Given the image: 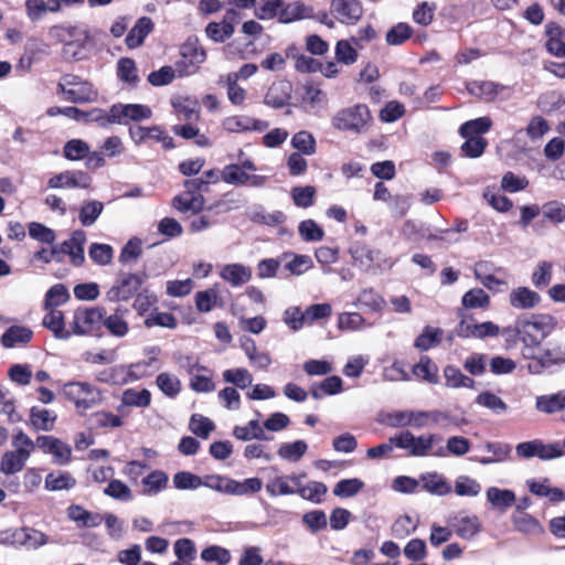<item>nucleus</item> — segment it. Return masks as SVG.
Instances as JSON below:
<instances>
[{
  "label": "nucleus",
  "instance_id": "45",
  "mask_svg": "<svg viewBox=\"0 0 565 565\" xmlns=\"http://www.w3.org/2000/svg\"><path fill=\"white\" fill-rule=\"evenodd\" d=\"M443 330L439 328L425 327L422 333L415 339L414 347L420 351H427L440 344Z\"/></svg>",
  "mask_w": 565,
  "mask_h": 565
},
{
  "label": "nucleus",
  "instance_id": "54",
  "mask_svg": "<svg viewBox=\"0 0 565 565\" xmlns=\"http://www.w3.org/2000/svg\"><path fill=\"white\" fill-rule=\"evenodd\" d=\"M352 43L356 44L358 40L352 38L351 41L340 40L337 42L334 54L339 63L351 65L356 62L359 54Z\"/></svg>",
  "mask_w": 565,
  "mask_h": 565
},
{
  "label": "nucleus",
  "instance_id": "14",
  "mask_svg": "<svg viewBox=\"0 0 565 565\" xmlns=\"http://www.w3.org/2000/svg\"><path fill=\"white\" fill-rule=\"evenodd\" d=\"M222 180L232 185H248L253 188H262L265 185L267 178L264 175L247 173L241 166L227 164L221 172Z\"/></svg>",
  "mask_w": 565,
  "mask_h": 565
},
{
  "label": "nucleus",
  "instance_id": "15",
  "mask_svg": "<svg viewBox=\"0 0 565 565\" xmlns=\"http://www.w3.org/2000/svg\"><path fill=\"white\" fill-rule=\"evenodd\" d=\"M330 12L340 23L352 25L362 18L363 8L359 0H331Z\"/></svg>",
  "mask_w": 565,
  "mask_h": 565
},
{
  "label": "nucleus",
  "instance_id": "11",
  "mask_svg": "<svg viewBox=\"0 0 565 565\" xmlns=\"http://www.w3.org/2000/svg\"><path fill=\"white\" fill-rule=\"evenodd\" d=\"M110 125H127L129 121H141L151 118L152 110L142 104H114L109 108Z\"/></svg>",
  "mask_w": 565,
  "mask_h": 565
},
{
  "label": "nucleus",
  "instance_id": "50",
  "mask_svg": "<svg viewBox=\"0 0 565 565\" xmlns=\"http://www.w3.org/2000/svg\"><path fill=\"white\" fill-rule=\"evenodd\" d=\"M75 121L82 124H90L96 122L98 126L106 128L110 126V115L109 110L106 111L100 108H93L89 111H84L77 108V114L75 115Z\"/></svg>",
  "mask_w": 565,
  "mask_h": 565
},
{
  "label": "nucleus",
  "instance_id": "46",
  "mask_svg": "<svg viewBox=\"0 0 565 565\" xmlns=\"http://www.w3.org/2000/svg\"><path fill=\"white\" fill-rule=\"evenodd\" d=\"M67 515L71 520L82 523L86 527H96L103 522V516L98 513H92L81 505H71L67 509Z\"/></svg>",
  "mask_w": 565,
  "mask_h": 565
},
{
  "label": "nucleus",
  "instance_id": "55",
  "mask_svg": "<svg viewBox=\"0 0 565 565\" xmlns=\"http://www.w3.org/2000/svg\"><path fill=\"white\" fill-rule=\"evenodd\" d=\"M15 540L28 548H38L47 543V536L41 531L24 527L15 533Z\"/></svg>",
  "mask_w": 565,
  "mask_h": 565
},
{
  "label": "nucleus",
  "instance_id": "21",
  "mask_svg": "<svg viewBox=\"0 0 565 565\" xmlns=\"http://www.w3.org/2000/svg\"><path fill=\"white\" fill-rule=\"evenodd\" d=\"M541 300V296L529 287L514 288L509 295L510 306L518 310L534 309Z\"/></svg>",
  "mask_w": 565,
  "mask_h": 565
},
{
  "label": "nucleus",
  "instance_id": "18",
  "mask_svg": "<svg viewBox=\"0 0 565 565\" xmlns=\"http://www.w3.org/2000/svg\"><path fill=\"white\" fill-rule=\"evenodd\" d=\"M291 93L292 84L289 81H276L268 87L264 97V103L275 109L284 108L289 105Z\"/></svg>",
  "mask_w": 565,
  "mask_h": 565
},
{
  "label": "nucleus",
  "instance_id": "8",
  "mask_svg": "<svg viewBox=\"0 0 565 565\" xmlns=\"http://www.w3.org/2000/svg\"><path fill=\"white\" fill-rule=\"evenodd\" d=\"M205 60L206 53L198 43V40H188L181 46V60L175 63L178 76L183 77L194 74Z\"/></svg>",
  "mask_w": 565,
  "mask_h": 565
},
{
  "label": "nucleus",
  "instance_id": "38",
  "mask_svg": "<svg viewBox=\"0 0 565 565\" xmlns=\"http://www.w3.org/2000/svg\"><path fill=\"white\" fill-rule=\"evenodd\" d=\"M56 418V413L50 409L33 406L30 411V423L35 430H52Z\"/></svg>",
  "mask_w": 565,
  "mask_h": 565
},
{
  "label": "nucleus",
  "instance_id": "20",
  "mask_svg": "<svg viewBox=\"0 0 565 565\" xmlns=\"http://www.w3.org/2000/svg\"><path fill=\"white\" fill-rule=\"evenodd\" d=\"M315 10L310 6H306L301 1H295L287 3L284 1L281 6L279 22L284 24L292 23L299 20L313 19Z\"/></svg>",
  "mask_w": 565,
  "mask_h": 565
},
{
  "label": "nucleus",
  "instance_id": "48",
  "mask_svg": "<svg viewBox=\"0 0 565 565\" xmlns=\"http://www.w3.org/2000/svg\"><path fill=\"white\" fill-rule=\"evenodd\" d=\"M117 76L131 87H136L139 82L136 63L130 57H121L117 62Z\"/></svg>",
  "mask_w": 565,
  "mask_h": 565
},
{
  "label": "nucleus",
  "instance_id": "56",
  "mask_svg": "<svg viewBox=\"0 0 565 565\" xmlns=\"http://www.w3.org/2000/svg\"><path fill=\"white\" fill-rule=\"evenodd\" d=\"M483 264H477L475 267L476 278L489 290L493 292H502L508 289V282L494 275L483 273Z\"/></svg>",
  "mask_w": 565,
  "mask_h": 565
},
{
  "label": "nucleus",
  "instance_id": "52",
  "mask_svg": "<svg viewBox=\"0 0 565 565\" xmlns=\"http://www.w3.org/2000/svg\"><path fill=\"white\" fill-rule=\"evenodd\" d=\"M104 211V204L97 200H89L83 203L78 218L83 226H92Z\"/></svg>",
  "mask_w": 565,
  "mask_h": 565
},
{
  "label": "nucleus",
  "instance_id": "29",
  "mask_svg": "<svg viewBox=\"0 0 565 565\" xmlns=\"http://www.w3.org/2000/svg\"><path fill=\"white\" fill-rule=\"evenodd\" d=\"M306 473L280 476L270 479L266 483V491L270 497L290 495L297 493L292 478H305Z\"/></svg>",
  "mask_w": 565,
  "mask_h": 565
},
{
  "label": "nucleus",
  "instance_id": "19",
  "mask_svg": "<svg viewBox=\"0 0 565 565\" xmlns=\"http://www.w3.org/2000/svg\"><path fill=\"white\" fill-rule=\"evenodd\" d=\"M148 353L151 354L148 360L138 361L126 366L128 372L127 379H129V382L151 376L161 367V362L157 358L160 353V349L158 347H152L149 349Z\"/></svg>",
  "mask_w": 565,
  "mask_h": 565
},
{
  "label": "nucleus",
  "instance_id": "42",
  "mask_svg": "<svg viewBox=\"0 0 565 565\" xmlns=\"http://www.w3.org/2000/svg\"><path fill=\"white\" fill-rule=\"evenodd\" d=\"M445 385L450 388H473L475 380L465 375L457 366L447 365L444 369Z\"/></svg>",
  "mask_w": 565,
  "mask_h": 565
},
{
  "label": "nucleus",
  "instance_id": "44",
  "mask_svg": "<svg viewBox=\"0 0 565 565\" xmlns=\"http://www.w3.org/2000/svg\"><path fill=\"white\" fill-rule=\"evenodd\" d=\"M454 532L461 539H472L481 529L478 516H462L451 524Z\"/></svg>",
  "mask_w": 565,
  "mask_h": 565
},
{
  "label": "nucleus",
  "instance_id": "7",
  "mask_svg": "<svg viewBox=\"0 0 565 565\" xmlns=\"http://www.w3.org/2000/svg\"><path fill=\"white\" fill-rule=\"evenodd\" d=\"M105 316L100 307L77 308L71 322L72 334L86 335L99 330Z\"/></svg>",
  "mask_w": 565,
  "mask_h": 565
},
{
  "label": "nucleus",
  "instance_id": "35",
  "mask_svg": "<svg viewBox=\"0 0 565 565\" xmlns=\"http://www.w3.org/2000/svg\"><path fill=\"white\" fill-rule=\"evenodd\" d=\"M33 331L23 326H12L1 335V344L4 348L24 345L32 340Z\"/></svg>",
  "mask_w": 565,
  "mask_h": 565
},
{
  "label": "nucleus",
  "instance_id": "33",
  "mask_svg": "<svg viewBox=\"0 0 565 565\" xmlns=\"http://www.w3.org/2000/svg\"><path fill=\"white\" fill-rule=\"evenodd\" d=\"M343 381L338 375H331L321 382L310 385L309 392L315 399H321L327 395H335L342 391Z\"/></svg>",
  "mask_w": 565,
  "mask_h": 565
},
{
  "label": "nucleus",
  "instance_id": "60",
  "mask_svg": "<svg viewBox=\"0 0 565 565\" xmlns=\"http://www.w3.org/2000/svg\"><path fill=\"white\" fill-rule=\"evenodd\" d=\"M553 277V264L550 262H541L531 275V282L537 289H544L550 285Z\"/></svg>",
  "mask_w": 565,
  "mask_h": 565
},
{
  "label": "nucleus",
  "instance_id": "9",
  "mask_svg": "<svg viewBox=\"0 0 565 565\" xmlns=\"http://www.w3.org/2000/svg\"><path fill=\"white\" fill-rule=\"evenodd\" d=\"M440 439V437L434 434L416 437L408 430L402 431L399 435L392 437V441H394L395 447L407 450L408 455L414 457H424L429 455L434 443Z\"/></svg>",
  "mask_w": 565,
  "mask_h": 565
},
{
  "label": "nucleus",
  "instance_id": "3",
  "mask_svg": "<svg viewBox=\"0 0 565 565\" xmlns=\"http://www.w3.org/2000/svg\"><path fill=\"white\" fill-rule=\"evenodd\" d=\"M57 93L62 94L66 102L73 104L93 103L98 96L90 83L73 74H65L61 77L57 83Z\"/></svg>",
  "mask_w": 565,
  "mask_h": 565
},
{
  "label": "nucleus",
  "instance_id": "64",
  "mask_svg": "<svg viewBox=\"0 0 565 565\" xmlns=\"http://www.w3.org/2000/svg\"><path fill=\"white\" fill-rule=\"evenodd\" d=\"M544 220L553 224L565 222V204L559 201H550L542 205L541 209Z\"/></svg>",
  "mask_w": 565,
  "mask_h": 565
},
{
  "label": "nucleus",
  "instance_id": "62",
  "mask_svg": "<svg viewBox=\"0 0 565 565\" xmlns=\"http://www.w3.org/2000/svg\"><path fill=\"white\" fill-rule=\"evenodd\" d=\"M63 154L67 160L78 161L89 154V146L82 139H71L64 145Z\"/></svg>",
  "mask_w": 565,
  "mask_h": 565
},
{
  "label": "nucleus",
  "instance_id": "26",
  "mask_svg": "<svg viewBox=\"0 0 565 565\" xmlns=\"http://www.w3.org/2000/svg\"><path fill=\"white\" fill-rule=\"evenodd\" d=\"M328 103L327 94L318 86L307 84L302 87L301 105L306 111H318Z\"/></svg>",
  "mask_w": 565,
  "mask_h": 565
},
{
  "label": "nucleus",
  "instance_id": "6",
  "mask_svg": "<svg viewBox=\"0 0 565 565\" xmlns=\"http://www.w3.org/2000/svg\"><path fill=\"white\" fill-rule=\"evenodd\" d=\"M86 242V234L83 230H76L72 233L71 237L60 244H52L54 254V262L62 263L64 256L68 255L71 263L78 267L85 262L84 245Z\"/></svg>",
  "mask_w": 565,
  "mask_h": 565
},
{
  "label": "nucleus",
  "instance_id": "57",
  "mask_svg": "<svg viewBox=\"0 0 565 565\" xmlns=\"http://www.w3.org/2000/svg\"><path fill=\"white\" fill-rule=\"evenodd\" d=\"M470 449V441L461 436L448 438L446 448L440 447L434 455L438 457L446 456V451L454 456L460 457L466 455Z\"/></svg>",
  "mask_w": 565,
  "mask_h": 565
},
{
  "label": "nucleus",
  "instance_id": "36",
  "mask_svg": "<svg viewBox=\"0 0 565 565\" xmlns=\"http://www.w3.org/2000/svg\"><path fill=\"white\" fill-rule=\"evenodd\" d=\"M535 408L537 412L548 415L563 411L565 408V391L537 396Z\"/></svg>",
  "mask_w": 565,
  "mask_h": 565
},
{
  "label": "nucleus",
  "instance_id": "12",
  "mask_svg": "<svg viewBox=\"0 0 565 565\" xmlns=\"http://www.w3.org/2000/svg\"><path fill=\"white\" fill-rule=\"evenodd\" d=\"M466 88L471 96L487 103L504 100L510 95L508 86L492 81H471L467 83Z\"/></svg>",
  "mask_w": 565,
  "mask_h": 565
},
{
  "label": "nucleus",
  "instance_id": "13",
  "mask_svg": "<svg viewBox=\"0 0 565 565\" xmlns=\"http://www.w3.org/2000/svg\"><path fill=\"white\" fill-rule=\"evenodd\" d=\"M36 447L42 450L44 454L52 455L53 462L56 465H67L72 458V448L70 445L65 444L61 439L49 436L41 435L36 437Z\"/></svg>",
  "mask_w": 565,
  "mask_h": 565
},
{
  "label": "nucleus",
  "instance_id": "22",
  "mask_svg": "<svg viewBox=\"0 0 565 565\" xmlns=\"http://www.w3.org/2000/svg\"><path fill=\"white\" fill-rule=\"evenodd\" d=\"M260 416H262L260 413L256 412L255 419L249 420L245 426H235L233 429V436L236 439L244 440V441L252 440V439L266 440V441L273 440V437L268 436L265 433L263 425H260V423H259Z\"/></svg>",
  "mask_w": 565,
  "mask_h": 565
},
{
  "label": "nucleus",
  "instance_id": "27",
  "mask_svg": "<svg viewBox=\"0 0 565 565\" xmlns=\"http://www.w3.org/2000/svg\"><path fill=\"white\" fill-rule=\"evenodd\" d=\"M511 521L514 529L527 536H540L544 533V527L533 515L529 513L513 512Z\"/></svg>",
  "mask_w": 565,
  "mask_h": 565
},
{
  "label": "nucleus",
  "instance_id": "51",
  "mask_svg": "<svg viewBox=\"0 0 565 565\" xmlns=\"http://www.w3.org/2000/svg\"><path fill=\"white\" fill-rule=\"evenodd\" d=\"M127 369L125 365H115L98 372L95 379L100 383L121 385L129 382L127 379Z\"/></svg>",
  "mask_w": 565,
  "mask_h": 565
},
{
  "label": "nucleus",
  "instance_id": "39",
  "mask_svg": "<svg viewBox=\"0 0 565 565\" xmlns=\"http://www.w3.org/2000/svg\"><path fill=\"white\" fill-rule=\"evenodd\" d=\"M168 475L162 470H153L148 476H146L142 480V494L145 495H156L162 490H164L168 486Z\"/></svg>",
  "mask_w": 565,
  "mask_h": 565
},
{
  "label": "nucleus",
  "instance_id": "53",
  "mask_svg": "<svg viewBox=\"0 0 565 565\" xmlns=\"http://www.w3.org/2000/svg\"><path fill=\"white\" fill-rule=\"evenodd\" d=\"M491 126L490 117H479L462 124L459 132L462 137H481L480 135L488 132Z\"/></svg>",
  "mask_w": 565,
  "mask_h": 565
},
{
  "label": "nucleus",
  "instance_id": "4",
  "mask_svg": "<svg viewBox=\"0 0 565 565\" xmlns=\"http://www.w3.org/2000/svg\"><path fill=\"white\" fill-rule=\"evenodd\" d=\"M183 186L184 192L172 200L173 207L181 212L191 211L194 214L204 211L205 200L201 193L206 192L209 189L204 178L199 177L185 180Z\"/></svg>",
  "mask_w": 565,
  "mask_h": 565
},
{
  "label": "nucleus",
  "instance_id": "17",
  "mask_svg": "<svg viewBox=\"0 0 565 565\" xmlns=\"http://www.w3.org/2000/svg\"><path fill=\"white\" fill-rule=\"evenodd\" d=\"M515 451L521 458L527 459L536 456L542 460L558 458V455L561 454L555 446L543 444L540 439L520 443L516 445Z\"/></svg>",
  "mask_w": 565,
  "mask_h": 565
},
{
  "label": "nucleus",
  "instance_id": "34",
  "mask_svg": "<svg viewBox=\"0 0 565 565\" xmlns=\"http://www.w3.org/2000/svg\"><path fill=\"white\" fill-rule=\"evenodd\" d=\"M526 486L531 493L537 497H546L552 502H561L565 500V493L559 488H552L550 480L544 478L542 480L530 479Z\"/></svg>",
  "mask_w": 565,
  "mask_h": 565
},
{
  "label": "nucleus",
  "instance_id": "23",
  "mask_svg": "<svg viewBox=\"0 0 565 565\" xmlns=\"http://www.w3.org/2000/svg\"><path fill=\"white\" fill-rule=\"evenodd\" d=\"M42 324L47 328L56 339L67 340L72 335V329H66L63 311L58 309H46Z\"/></svg>",
  "mask_w": 565,
  "mask_h": 565
},
{
  "label": "nucleus",
  "instance_id": "58",
  "mask_svg": "<svg viewBox=\"0 0 565 565\" xmlns=\"http://www.w3.org/2000/svg\"><path fill=\"white\" fill-rule=\"evenodd\" d=\"M281 6H284V0H259L255 7L254 14L259 20H271L275 18L279 20Z\"/></svg>",
  "mask_w": 565,
  "mask_h": 565
},
{
  "label": "nucleus",
  "instance_id": "30",
  "mask_svg": "<svg viewBox=\"0 0 565 565\" xmlns=\"http://www.w3.org/2000/svg\"><path fill=\"white\" fill-rule=\"evenodd\" d=\"M153 28L154 24L150 18L142 17L138 19L126 36V45L129 49L139 47L145 39L153 31Z\"/></svg>",
  "mask_w": 565,
  "mask_h": 565
},
{
  "label": "nucleus",
  "instance_id": "40",
  "mask_svg": "<svg viewBox=\"0 0 565 565\" xmlns=\"http://www.w3.org/2000/svg\"><path fill=\"white\" fill-rule=\"evenodd\" d=\"M75 486L76 479L68 471H53L45 477L44 488L47 491L71 490Z\"/></svg>",
  "mask_w": 565,
  "mask_h": 565
},
{
  "label": "nucleus",
  "instance_id": "31",
  "mask_svg": "<svg viewBox=\"0 0 565 565\" xmlns=\"http://www.w3.org/2000/svg\"><path fill=\"white\" fill-rule=\"evenodd\" d=\"M29 458L30 455H28L26 451H23L21 449L8 450L1 457L0 472L9 476L21 471L24 468Z\"/></svg>",
  "mask_w": 565,
  "mask_h": 565
},
{
  "label": "nucleus",
  "instance_id": "5",
  "mask_svg": "<svg viewBox=\"0 0 565 565\" xmlns=\"http://www.w3.org/2000/svg\"><path fill=\"white\" fill-rule=\"evenodd\" d=\"M63 394L82 411L94 407L102 399L100 391L87 382L67 383L63 387Z\"/></svg>",
  "mask_w": 565,
  "mask_h": 565
},
{
  "label": "nucleus",
  "instance_id": "16",
  "mask_svg": "<svg viewBox=\"0 0 565 565\" xmlns=\"http://www.w3.org/2000/svg\"><path fill=\"white\" fill-rule=\"evenodd\" d=\"M92 184V178L82 170H66L53 175L47 185L51 189H87Z\"/></svg>",
  "mask_w": 565,
  "mask_h": 565
},
{
  "label": "nucleus",
  "instance_id": "47",
  "mask_svg": "<svg viewBox=\"0 0 565 565\" xmlns=\"http://www.w3.org/2000/svg\"><path fill=\"white\" fill-rule=\"evenodd\" d=\"M308 450V445L305 440H296L294 443H284L278 448V456L287 461H299Z\"/></svg>",
  "mask_w": 565,
  "mask_h": 565
},
{
  "label": "nucleus",
  "instance_id": "61",
  "mask_svg": "<svg viewBox=\"0 0 565 565\" xmlns=\"http://www.w3.org/2000/svg\"><path fill=\"white\" fill-rule=\"evenodd\" d=\"M481 489V484L469 476L461 475L455 480L454 490L459 497H477Z\"/></svg>",
  "mask_w": 565,
  "mask_h": 565
},
{
  "label": "nucleus",
  "instance_id": "25",
  "mask_svg": "<svg viewBox=\"0 0 565 565\" xmlns=\"http://www.w3.org/2000/svg\"><path fill=\"white\" fill-rule=\"evenodd\" d=\"M486 495L491 507L500 513L507 512L508 509L516 502L515 493L509 489L490 487L488 488Z\"/></svg>",
  "mask_w": 565,
  "mask_h": 565
},
{
  "label": "nucleus",
  "instance_id": "1",
  "mask_svg": "<svg viewBox=\"0 0 565 565\" xmlns=\"http://www.w3.org/2000/svg\"><path fill=\"white\" fill-rule=\"evenodd\" d=\"M521 331V354L523 358H534V351L556 328L557 320L547 313L519 316Z\"/></svg>",
  "mask_w": 565,
  "mask_h": 565
},
{
  "label": "nucleus",
  "instance_id": "24",
  "mask_svg": "<svg viewBox=\"0 0 565 565\" xmlns=\"http://www.w3.org/2000/svg\"><path fill=\"white\" fill-rule=\"evenodd\" d=\"M419 481L425 491L433 495H447L452 491L451 484L438 472H426L420 475Z\"/></svg>",
  "mask_w": 565,
  "mask_h": 565
},
{
  "label": "nucleus",
  "instance_id": "41",
  "mask_svg": "<svg viewBox=\"0 0 565 565\" xmlns=\"http://www.w3.org/2000/svg\"><path fill=\"white\" fill-rule=\"evenodd\" d=\"M484 449L491 454L489 457H481L478 459V462L481 465H491L495 462L505 461L511 454L512 447L509 444L494 441L487 443L484 445Z\"/></svg>",
  "mask_w": 565,
  "mask_h": 565
},
{
  "label": "nucleus",
  "instance_id": "49",
  "mask_svg": "<svg viewBox=\"0 0 565 565\" xmlns=\"http://www.w3.org/2000/svg\"><path fill=\"white\" fill-rule=\"evenodd\" d=\"M355 305L372 312H380L385 306V300L373 288H366L359 294Z\"/></svg>",
  "mask_w": 565,
  "mask_h": 565
},
{
  "label": "nucleus",
  "instance_id": "37",
  "mask_svg": "<svg viewBox=\"0 0 565 565\" xmlns=\"http://www.w3.org/2000/svg\"><path fill=\"white\" fill-rule=\"evenodd\" d=\"M412 372L414 376L429 384H437L439 382L438 367L427 355L420 356L419 361L413 366Z\"/></svg>",
  "mask_w": 565,
  "mask_h": 565
},
{
  "label": "nucleus",
  "instance_id": "32",
  "mask_svg": "<svg viewBox=\"0 0 565 565\" xmlns=\"http://www.w3.org/2000/svg\"><path fill=\"white\" fill-rule=\"evenodd\" d=\"M294 486L297 488V493L305 500L313 503H321L322 497L327 493L328 488L323 482L310 481L302 484V478H292Z\"/></svg>",
  "mask_w": 565,
  "mask_h": 565
},
{
  "label": "nucleus",
  "instance_id": "59",
  "mask_svg": "<svg viewBox=\"0 0 565 565\" xmlns=\"http://www.w3.org/2000/svg\"><path fill=\"white\" fill-rule=\"evenodd\" d=\"M70 299L67 288L63 284L52 286L45 294L44 308L56 309Z\"/></svg>",
  "mask_w": 565,
  "mask_h": 565
},
{
  "label": "nucleus",
  "instance_id": "2",
  "mask_svg": "<svg viewBox=\"0 0 565 565\" xmlns=\"http://www.w3.org/2000/svg\"><path fill=\"white\" fill-rule=\"evenodd\" d=\"M331 122L337 130L360 135L370 129L373 116L367 105L355 104L338 110Z\"/></svg>",
  "mask_w": 565,
  "mask_h": 565
},
{
  "label": "nucleus",
  "instance_id": "43",
  "mask_svg": "<svg viewBox=\"0 0 565 565\" xmlns=\"http://www.w3.org/2000/svg\"><path fill=\"white\" fill-rule=\"evenodd\" d=\"M195 306L200 312H210L215 306L223 307L224 302L221 299L218 289L215 286L196 292Z\"/></svg>",
  "mask_w": 565,
  "mask_h": 565
},
{
  "label": "nucleus",
  "instance_id": "28",
  "mask_svg": "<svg viewBox=\"0 0 565 565\" xmlns=\"http://www.w3.org/2000/svg\"><path fill=\"white\" fill-rule=\"evenodd\" d=\"M220 276L233 287H238L252 279V269L238 263L227 264L222 267Z\"/></svg>",
  "mask_w": 565,
  "mask_h": 565
},
{
  "label": "nucleus",
  "instance_id": "10",
  "mask_svg": "<svg viewBox=\"0 0 565 565\" xmlns=\"http://www.w3.org/2000/svg\"><path fill=\"white\" fill-rule=\"evenodd\" d=\"M145 281V275L120 274L115 285L106 292L110 302L127 301L134 297Z\"/></svg>",
  "mask_w": 565,
  "mask_h": 565
},
{
  "label": "nucleus",
  "instance_id": "63",
  "mask_svg": "<svg viewBox=\"0 0 565 565\" xmlns=\"http://www.w3.org/2000/svg\"><path fill=\"white\" fill-rule=\"evenodd\" d=\"M298 233L305 242H319L324 236L323 228L313 220L301 221L298 225Z\"/></svg>",
  "mask_w": 565,
  "mask_h": 565
}]
</instances>
